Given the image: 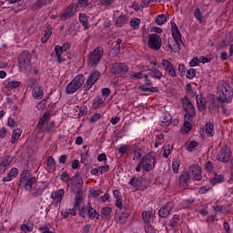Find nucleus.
<instances>
[{"instance_id": "1", "label": "nucleus", "mask_w": 233, "mask_h": 233, "mask_svg": "<svg viewBox=\"0 0 233 233\" xmlns=\"http://www.w3.org/2000/svg\"><path fill=\"white\" fill-rule=\"evenodd\" d=\"M218 101L220 103H231L233 97V89L228 82L220 80L218 86Z\"/></svg>"}, {"instance_id": "2", "label": "nucleus", "mask_w": 233, "mask_h": 233, "mask_svg": "<svg viewBox=\"0 0 233 233\" xmlns=\"http://www.w3.org/2000/svg\"><path fill=\"white\" fill-rule=\"evenodd\" d=\"M18 63L22 72H30L32 70V54L30 51H22L18 56Z\"/></svg>"}, {"instance_id": "3", "label": "nucleus", "mask_w": 233, "mask_h": 233, "mask_svg": "<svg viewBox=\"0 0 233 233\" xmlns=\"http://www.w3.org/2000/svg\"><path fill=\"white\" fill-rule=\"evenodd\" d=\"M85 85V76L77 75L66 87L65 93L69 96L76 94Z\"/></svg>"}, {"instance_id": "4", "label": "nucleus", "mask_w": 233, "mask_h": 233, "mask_svg": "<svg viewBox=\"0 0 233 233\" xmlns=\"http://www.w3.org/2000/svg\"><path fill=\"white\" fill-rule=\"evenodd\" d=\"M181 101L182 108L186 113L184 121H192V118L196 117V107L194 106V104H192L190 99L187 96L183 97Z\"/></svg>"}, {"instance_id": "5", "label": "nucleus", "mask_w": 233, "mask_h": 233, "mask_svg": "<svg viewBox=\"0 0 233 233\" xmlns=\"http://www.w3.org/2000/svg\"><path fill=\"white\" fill-rule=\"evenodd\" d=\"M105 54V49L103 47L98 46L95 48V50L88 55L87 57V65L88 66L96 67L99 65V61H101V57H103Z\"/></svg>"}, {"instance_id": "6", "label": "nucleus", "mask_w": 233, "mask_h": 233, "mask_svg": "<svg viewBox=\"0 0 233 233\" xmlns=\"http://www.w3.org/2000/svg\"><path fill=\"white\" fill-rule=\"evenodd\" d=\"M217 159L220 163H230V161H232V151L230 150V147L227 146L221 147L217 155Z\"/></svg>"}, {"instance_id": "7", "label": "nucleus", "mask_w": 233, "mask_h": 233, "mask_svg": "<svg viewBox=\"0 0 233 233\" xmlns=\"http://www.w3.org/2000/svg\"><path fill=\"white\" fill-rule=\"evenodd\" d=\"M77 10H79L77 7V4H70L61 15V21H66L67 19H71V17H74V15L77 14Z\"/></svg>"}, {"instance_id": "8", "label": "nucleus", "mask_w": 233, "mask_h": 233, "mask_svg": "<svg viewBox=\"0 0 233 233\" xmlns=\"http://www.w3.org/2000/svg\"><path fill=\"white\" fill-rule=\"evenodd\" d=\"M161 45H163V42L161 41V36H159V35L151 34L148 35L147 46L151 50H159L161 48Z\"/></svg>"}, {"instance_id": "9", "label": "nucleus", "mask_w": 233, "mask_h": 233, "mask_svg": "<svg viewBox=\"0 0 233 233\" xmlns=\"http://www.w3.org/2000/svg\"><path fill=\"white\" fill-rule=\"evenodd\" d=\"M113 74L115 76H120V77H123V76H127L128 74L130 67L125 63H116L112 66Z\"/></svg>"}, {"instance_id": "10", "label": "nucleus", "mask_w": 233, "mask_h": 233, "mask_svg": "<svg viewBox=\"0 0 233 233\" xmlns=\"http://www.w3.org/2000/svg\"><path fill=\"white\" fill-rule=\"evenodd\" d=\"M130 214H131L130 209L127 208V207L125 208V209L120 210V212L116 210L115 221L116 223H119L120 225L123 223H127V219L130 218Z\"/></svg>"}, {"instance_id": "11", "label": "nucleus", "mask_w": 233, "mask_h": 233, "mask_svg": "<svg viewBox=\"0 0 233 233\" xmlns=\"http://www.w3.org/2000/svg\"><path fill=\"white\" fill-rule=\"evenodd\" d=\"M101 77V73L97 70L93 71L91 75L89 76V78L86 80V84L84 85L85 91L90 90L96 83H97V80Z\"/></svg>"}, {"instance_id": "12", "label": "nucleus", "mask_w": 233, "mask_h": 233, "mask_svg": "<svg viewBox=\"0 0 233 233\" xmlns=\"http://www.w3.org/2000/svg\"><path fill=\"white\" fill-rule=\"evenodd\" d=\"M174 207H175V204L172 201L166 203L158 210V216L160 218H163L164 219H167V218L170 216V213L172 212V210H174Z\"/></svg>"}, {"instance_id": "13", "label": "nucleus", "mask_w": 233, "mask_h": 233, "mask_svg": "<svg viewBox=\"0 0 233 233\" xmlns=\"http://www.w3.org/2000/svg\"><path fill=\"white\" fill-rule=\"evenodd\" d=\"M162 66L165 72H167V76H170V77H177V73H176V66L174 64H172V62L167 59H163Z\"/></svg>"}, {"instance_id": "14", "label": "nucleus", "mask_w": 233, "mask_h": 233, "mask_svg": "<svg viewBox=\"0 0 233 233\" xmlns=\"http://www.w3.org/2000/svg\"><path fill=\"white\" fill-rule=\"evenodd\" d=\"M171 33L175 43L177 45V46H181V45H183V39H181V32H179L177 25H176L174 22H171Z\"/></svg>"}, {"instance_id": "15", "label": "nucleus", "mask_w": 233, "mask_h": 233, "mask_svg": "<svg viewBox=\"0 0 233 233\" xmlns=\"http://www.w3.org/2000/svg\"><path fill=\"white\" fill-rule=\"evenodd\" d=\"M188 170L189 174L193 176L196 181H201V179H203V175H201V167H199V165L193 164L192 166L189 167Z\"/></svg>"}, {"instance_id": "16", "label": "nucleus", "mask_w": 233, "mask_h": 233, "mask_svg": "<svg viewBox=\"0 0 233 233\" xmlns=\"http://www.w3.org/2000/svg\"><path fill=\"white\" fill-rule=\"evenodd\" d=\"M105 106H106V97H105L103 96H96L92 103L93 110H97L99 108H105Z\"/></svg>"}, {"instance_id": "17", "label": "nucleus", "mask_w": 233, "mask_h": 233, "mask_svg": "<svg viewBox=\"0 0 233 233\" xmlns=\"http://www.w3.org/2000/svg\"><path fill=\"white\" fill-rule=\"evenodd\" d=\"M157 154L156 152H149L145 155V157L141 159V162L156 165L157 163Z\"/></svg>"}, {"instance_id": "18", "label": "nucleus", "mask_w": 233, "mask_h": 233, "mask_svg": "<svg viewBox=\"0 0 233 233\" xmlns=\"http://www.w3.org/2000/svg\"><path fill=\"white\" fill-rule=\"evenodd\" d=\"M63 47L59 46H56L55 47V55L53 56L54 59H56L57 61V63L61 64L64 61H66V59L63 57Z\"/></svg>"}, {"instance_id": "19", "label": "nucleus", "mask_w": 233, "mask_h": 233, "mask_svg": "<svg viewBox=\"0 0 233 233\" xmlns=\"http://www.w3.org/2000/svg\"><path fill=\"white\" fill-rule=\"evenodd\" d=\"M51 198L54 201H56V203H61L63 198H65V189H58L57 191L53 192Z\"/></svg>"}, {"instance_id": "20", "label": "nucleus", "mask_w": 233, "mask_h": 233, "mask_svg": "<svg viewBox=\"0 0 233 233\" xmlns=\"http://www.w3.org/2000/svg\"><path fill=\"white\" fill-rule=\"evenodd\" d=\"M127 23H128V16H127V15H121L116 18L115 26L121 28V26H125Z\"/></svg>"}, {"instance_id": "21", "label": "nucleus", "mask_w": 233, "mask_h": 233, "mask_svg": "<svg viewBox=\"0 0 233 233\" xmlns=\"http://www.w3.org/2000/svg\"><path fill=\"white\" fill-rule=\"evenodd\" d=\"M205 134H207L208 137H214L216 135V131L214 130V124L210 122L206 123Z\"/></svg>"}, {"instance_id": "22", "label": "nucleus", "mask_w": 233, "mask_h": 233, "mask_svg": "<svg viewBox=\"0 0 233 233\" xmlns=\"http://www.w3.org/2000/svg\"><path fill=\"white\" fill-rule=\"evenodd\" d=\"M170 121H172L170 114L162 115L159 118L160 127H168V125H170Z\"/></svg>"}, {"instance_id": "23", "label": "nucleus", "mask_w": 233, "mask_h": 233, "mask_svg": "<svg viewBox=\"0 0 233 233\" xmlns=\"http://www.w3.org/2000/svg\"><path fill=\"white\" fill-rule=\"evenodd\" d=\"M50 119V114H48L47 112H46L43 116L39 119L36 128H38V130H42L43 126L46 125V123H48V120Z\"/></svg>"}, {"instance_id": "24", "label": "nucleus", "mask_w": 233, "mask_h": 233, "mask_svg": "<svg viewBox=\"0 0 233 233\" xmlns=\"http://www.w3.org/2000/svg\"><path fill=\"white\" fill-rule=\"evenodd\" d=\"M196 99H197L198 109L199 110V112H203L207 106V102L205 101V98L198 95L196 96Z\"/></svg>"}, {"instance_id": "25", "label": "nucleus", "mask_w": 233, "mask_h": 233, "mask_svg": "<svg viewBox=\"0 0 233 233\" xmlns=\"http://www.w3.org/2000/svg\"><path fill=\"white\" fill-rule=\"evenodd\" d=\"M46 170L47 172H54L56 170V159H54V157H47Z\"/></svg>"}, {"instance_id": "26", "label": "nucleus", "mask_w": 233, "mask_h": 233, "mask_svg": "<svg viewBox=\"0 0 233 233\" xmlns=\"http://www.w3.org/2000/svg\"><path fill=\"white\" fill-rule=\"evenodd\" d=\"M181 225V216L174 215L172 219L169 221V227L172 228H177Z\"/></svg>"}, {"instance_id": "27", "label": "nucleus", "mask_w": 233, "mask_h": 233, "mask_svg": "<svg viewBox=\"0 0 233 233\" xmlns=\"http://www.w3.org/2000/svg\"><path fill=\"white\" fill-rule=\"evenodd\" d=\"M35 181H37L35 177H31L29 179H27V181L24 182L25 189L30 192V190L34 188V185H35Z\"/></svg>"}, {"instance_id": "28", "label": "nucleus", "mask_w": 233, "mask_h": 233, "mask_svg": "<svg viewBox=\"0 0 233 233\" xmlns=\"http://www.w3.org/2000/svg\"><path fill=\"white\" fill-rule=\"evenodd\" d=\"M79 21L85 30H88L90 28V25L88 24V16H86V14H79Z\"/></svg>"}, {"instance_id": "29", "label": "nucleus", "mask_w": 233, "mask_h": 233, "mask_svg": "<svg viewBox=\"0 0 233 233\" xmlns=\"http://www.w3.org/2000/svg\"><path fill=\"white\" fill-rule=\"evenodd\" d=\"M52 3H54V0H36L34 4V8H43V6H46V5H52Z\"/></svg>"}, {"instance_id": "30", "label": "nucleus", "mask_w": 233, "mask_h": 233, "mask_svg": "<svg viewBox=\"0 0 233 233\" xmlns=\"http://www.w3.org/2000/svg\"><path fill=\"white\" fill-rule=\"evenodd\" d=\"M44 95L45 93L43 89H41V86H36L33 88V97H35V99H43Z\"/></svg>"}, {"instance_id": "31", "label": "nucleus", "mask_w": 233, "mask_h": 233, "mask_svg": "<svg viewBox=\"0 0 233 233\" xmlns=\"http://www.w3.org/2000/svg\"><path fill=\"white\" fill-rule=\"evenodd\" d=\"M149 77L159 80L161 77H163V73L157 68L149 69Z\"/></svg>"}, {"instance_id": "32", "label": "nucleus", "mask_w": 233, "mask_h": 233, "mask_svg": "<svg viewBox=\"0 0 233 233\" xmlns=\"http://www.w3.org/2000/svg\"><path fill=\"white\" fill-rule=\"evenodd\" d=\"M129 185H131V187H134V188H141L143 181L141 180V178L133 177L129 181Z\"/></svg>"}, {"instance_id": "33", "label": "nucleus", "mask_w": 233, "mask_h": 233, "mask_svg": "<svg viewBox=\"0 0 233 233\" xmlns=\"http://www.w3.org/2000/svg\"><path fill=\"white\" fill-rule=\"evenodd\" d=\"M191 120H185L183 127L180 129L181 134H188L192 130Z\"/></svg>"}, {"instance_id": "34", "label": "nucleus", "mask_w": 233, "mask_h": 233, "mask_svg": "<svg viewBox=\"0 0 233 233\" xmlns=\"http://www.w3.org/2000/svg\"><path fill=\"white\" fill-rule=\"evenodd\" d=\"M75 199V208H79V205H81V201H83V190L79 189L76 192Z\"/></svg>"}, {"instance_id": "35", "label": "nucleus", "mask_w": 233, "mask_h": 233, "mask_svg": "<svg viewBox=\"0 0 233 233\" xmlns=\"http://www.w3.org/2000/svg\"><path fill=\"white\" fill-rule=\"evenodd\" d=\"M52 35V28L50 27H47L46 30H45V34H44V36H42L41 38V43H48V39H50Z\"/></svg>"}, {"instance_id": "36", "label": "nucleus", "mask_w": 233, "mask_h": 233, "mask_svg": "<svg viewBox=\"0 0 233 233\" xmlns=\"http://www.w3.org/2000/svg\"><path fill=\"white\" fill-rule=\"evenodd\" d=\"M19 137H21V130L20 129H15L13 131V135L11 137V143L12 145H15V142L19 140Z\"/></svg>"}, {"instance_id": "37", "label": "nucleus", "mask_w": 233, "mask_h": 233, "mask_svg": "<svg viewBox=\"0 0 233 233\" xmlns=\"http://www.w3.org/2000/svg\"><path fill=\"white\" fill-rule=\"evenodd\" d=\"M129 25L133 30H139L141 20L139 18H132L129 22Z\"/></svg>"}, {"instance_id": "38", "label": "nucleus", "mask_w": 233, "mask_h": 233, "mask_svg": "<svg viewBox=\"0 0 233 233\" xmlns=\"http://www.w3.org/2000/svg\"><path fill=\"white\" fill-rule=\"evenodd\" d=\"M73 185H77L78 187H83V177L81 175L76 174L72 177Z\"/></svg>"}, {"instance_id": "39", "label": "nucleus", "mask_w": 233, "mask_h": 233, "mask_svg": "<svg viewBox=\"0 0 233 233\" xmlns=\"http://www.w3.org/2000/svg\"><path fill=\"white\" fill-rule=\"evenodd\" d=\"M225 177L223 175L216 174L215 177L210 180L211 185H218V183H223Z\"/></svg>"}, {"instance_id": "40", "label": "nucleus", "mask_w": 233, "mask_h": 233, "mask_svg": "<svg viewBox=\"0 0 233 233\" xmlns=\"http://www.w3.org/2000/svg\"><path fill=\"white\" fill-rule=\"evenodd\" d=\"M198 146H199V143L192 140L186 144V148H187V152H193L194 148L198 147Z\"/></svg>"}, {"instance_id": "41", "label": "nucleus", "mask_w": 233, "mask_h": 233, "mask_svg": "<svg viewBox=\"0 0 233 233\" xmlns=\"http://www.w3.org/2000/svg\"><path fill=\"white\" fill-rule=\"evenodd\" d=\"M154 168H156V164H150L147 162H144L142 164V170L144 172H150V170H154Z\"/></svg>"}, {"instance_id": "42", "label": "nucleus", "mask_w": 233, "mask_h": 233, "mask_svg": "<svg viewBox=\"0 0 233 233\" xmlns=\"http://www.w3.org/2000/svg\"><path fill=\"white\" fill-rule=\"evenodd\" d=\"M142 218H143L144 223L148 225V223H150V219H152V214L148 211H143Z\"/></svg>"}, {"instance_id": "43", "label": "nucleus", "mask_w": 233, "mask_h": 233, "mask_svg": "<svg viewBox=\"0 0 233 233\" xmlns=\"http://www.w3.org/2000/svg\"><path fill=\"white\" fill-rule=\"evenodd\" d=\"M87 212L89 214V218L99 219V213H97V211H96V209H94V208L91 206L88 207Z\"/></svg>"}, {"instance_id": "44", "label": "nucleus", "mask_w": 233, "mask_h": 233, "mask_svg": "<svg viewBox=\"0 0 233 233\" xmlns=\"http://www.w3.org/2000/svg\"><path fill=\"white\" fill-rule=\"evenodd\" d=\"M139 90L143 92H159V89L157 86L147 87V86H139Z\"/></svg>"}, {"instance_id": "45", "label": "nucleus", "mask_w": 233, "mask_h": 233, "mask_svg": "<svg viewBox=\"0 0 233 233\" xmlns=\"http://www.w3.org/2000/svg\"><path fill=\"white\" fill-rule=\"evenodd\" d=\"M101 216H104V218H108L110 214H112V208L110 207H105L100 211Z\"/></svg>"}, {"instance_id": "46", "label": "nucleus", "mask_w": 233, "mask_h": 233, "mask_svg": "<svg viewBox=\"0 0 233 233\" xmlns=\"http://www.w3.org/2000/svg\"><path fill=\"white\" fill-rule=\"evenodd\" d=\"M30 173H28V170H24L20 175V183H25V181H28Z\"/></svg>"}, {"instance_id": "47", "label": "nucleus", "mask_w": 233, "mask_h": 233, "mask_svg": "<svg viewBox=\"0 0 233 233\" xmlns=\"http://www.w3.org/2000/svg\"><path fill=\"white\" fill-rule=\"evenodd\" d=\"M212 59H214V55H212V54L208 55V56H200L199 57V61L203 65H205V63H210L212 61Z\"/></svg>"}, {"instance_id": "48", "label": "nucleus", "mask_w": 233, "mask_h": 233, "mask_svg": "<svg viewBox=\"0 0 233 233\" xmlns=\"http://www.w3.org/2000/svg\"><path fill=\"white\" fill-rule=\"evenodd\" d=\"M156 23L159 25H165V23H167V15H158L156 18Z\"/></svg>"}, {"instance_id": "49", "label": "nucleus", "mask_w": 233, "mask_h": 233, "mask_svg": "<svg viewBox=\"0 0 233 233\" xmlns=\"http://www.w3.org/2000/svg\"><path fill=\"white\" fill-rule=\"evenodd\" d=\"M194 15L197 21H198V23H203V15H201V9L196 8L194 11Z\"/></svg>"}, {"instance_id": "50", "label": "nucleus", "mask_w": 233, "mask_h": 233, "mask_svg": "<svg viewBox=\"0 0 233 233\" xmlns=\"http://www.w3.org/2000/svg\"><path fill=\"white\" fill-rule=\"evenodd\" d=\"M43 192H45V188L43 187H36L35 188L34 192L32 193L33 198H39L43 196Z\"/></svg>"}, {"instance_id": "51", "label": "nucleus", "mask_w": 233, "mask_h": 233, "mask_svg": "<svg viewBox=\"0 0 233 233\" xmlns=\"http://www.w3.org/2000/svg\"><path fill=\"white\" fill-rule=\"evenodd\" d=\"M21 85V82L18 81H11L7 83L6 88H9L11 90H14V88H19V86Z\"/></svg>"}, {"instance_id": "52", "label": "nucleus", "mask_w": 233, "mask_h": 233, "mask_svg": "<svg viewBox=\"0 0 233 233\" xmlns=\"http://www.w3.org/2000/svg\"><path fill=\"white\" fill-rule=\"evenodd\" d=\"M13 160L14 159L12 158V157L5 156V158L2 160V162L0 164H2V166H4L6 168H8V166L10 165V163H12Z\"/></svg>"}, {"instance_id": "53", "label": "nucleus", "mask_w": 233, "mask_h": 233, "mask_svg": "<svg viewBox=\"0 0 233 233\" xmlns=\"http://www.w3.org/2000/svg\"><path fill=\"white\" fill-rule=\"evenodd\" d=\"M90 0H78L77 4H76V8H82L85 9L86 8V6H88V2Z\"/></svg>"}, {"instance_id": "54", "label": "nucleus", "mask_w": 233, "mask_h": 233, "mask_svg": "<svg viewBox=\"0 0 233 233\" xmlns=\"http://www.w3.org/2000/svg\"><path fill=\"white\" fill-rule=\"evenodd\" d=\"M108 170H110V166L106 163H105L104 166L98 167V173L101 175L106 174V172H108Z\"/></svg>"}, {"instance_id": "55", "label": "nucleus", "mask_w": 233, "mask_h": 233, "mask_svg": "<svg viewBox=\"0 0 233 233\" xmlns=\"http://www.w3.org/2000/svg\"><path fill=\"white\" fill-rule=\"evenodd\" d=\"M171 153H172V147H170V145L165 146L163 157L167 159V157H168V156H170Z\"/></svg>"}, {"instance_id": "56", "label": "nucleus", "mask_w": 233, "mask_h": 233, "mask_svg": "<svg viewBox=\"0 0 233 233\" xmlns=\"http://www.w3.org/2000/svg\"><path fill=\"white\" fill-rule=\"evenodd\" d=\"M188 179H189L188 172H184L181 174V176L179 177V182L180 183H188Z\"/></svg>"}, {"instance_id": "57", "label": "nucleus", "mask_w": 233, "mask_h": 233, "mask_svg": "<svg viewBox=\"0 0 233 233\" xmlns=\"http://www.w3.org/2000/svg\"><path fill=\"white\" fill-rule=\"evenodd\" d=\"M68 177H70V174H68V171H63L60 177L61 181L64 183H68Z\"/></svg>"}, {"instance_id": "58", "label": "nucleus", "mask_w": 233, "mask_h": 233, "mask_svg": "<svg viewBox=\"0 0 233 233\" xmlns=\"http://www.w3.org/2000/svg\"><path fill=\"white\" fill-rule=\"evenodd\" d=\"M186 77H187V79L195 78L196 77V69L190 68L189 70H187Z\"/></svg>"}, {"instance_id": "59", "label": "nucleus", "mask_w": 233, "mask_h": 233, "mask_svg": "<svg viewBox=\"0 0 233 233\" xmlns=\"http://www.w3.org/2000/svg\"><path fill=\"white\" fill-rule=\"evenodd\" d=\"M20 228L21 231L25 233L32 232L34 230V228H32V226H27L25 224L21 225Z\"/></svg>"}, {"instance_id": "60", "label": "nucleus", "mask_w": 233, "mask_h": 233, "mask_svg": "<svg viewBox=\"0 0 233 233\" xmlns=\"http://www.w3.org/2000/svg\"><path fill=\"white\" fill-rule=\"evenodd\" d=\"M147 75H145L144 71H140L137 73H134L131 75V77H134L135 79H143V77H146Z\"/></svg>"}, {"instance_id": "61", "label": "nucleus", "mask_w": 233, "mask_h": 233, "mask_svg": "<svg viewBox=\"0 0 233 233\" xmlns=\"http://www.w3.org/2000/svg\"><path fill=\"white\" fill-rule=\"evenodd\" d=\"M186 90H187V94L191 96V97H195L196 92H194V89H192L191 84H187Z\"/></svg>"}, {"instance_id": "62", "label": "nucleus", "mask_w": 233, "mask_h": 233, "mask_svg": "<svg viewBox=\"0 0 233 233\" xmlns=\"http://www.w3.org/2000/svg\"><path fill=\"white\" fill-rule=\"evenodd\" d=\"M101 119V114L100 113H95L90 118L89 121L91 123H96V121H99Z\"/></svg>"}, {"instance_id": "63", "label": "nucleus", "mask_w": 233, "mask_h": 233, "mask_svg": "<svg viewBox=\"0 0 233 233\" xmlns=\"http://www.w3.org/2000/svg\"><path fill=\"white\" fill-rule=\"evenodd\" d=\"M172 168H173L174 174H177L179 172V161L178 160L173 161Z\"/></svg>"}, {"instance_id": "64", "label": "nucleus", "mask_w": 233, "mask_h": 233, "mask_svg": "<svg viewBox=\"0 0 233 233\" xmlns=\"http://www.w3.org/2000/svg\"><path fill=\"white\" fill-rule=\"evenodd\" d=\"M37 110L46 109V100L40 101L36 106Z\"/></svg>"}]
</instances>
